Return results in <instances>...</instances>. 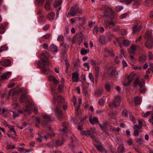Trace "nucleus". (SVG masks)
I'll return each instance as SVG.
<instances>
[{
	"label": "nucleus",
	"mask_w": 153,
	"mask_h": 153,
	"mask_svg": "<svg viewBox=\"0 0 153 153\" xmlns=\"http://www.w3.org/2000/svg\"><path fill=\"white\" fill-rule=\"evenodd\" d=\"M135 74L134 73H131L127 77L128 81H129L131 82L134 79Z\"/></svg>",
	"instance_id": "21"
},
{
	"label": "nucleus",
	"mask_w": 153,
	"mask_h": 153,
	"mask_svg": "<svg viewBox=\"0 0 153 153\" xmlns=\"http://www.w3.org/2000/svg\"><path fill=\"white\" fill-rule=\"evenodd\" d=\"M114 100L109 105L112 108L116 107L119 105L121 101V98L119 96H117L115 97Z\"/></svg>",
	"instance_id": "3"
},
{
	"label": "nucleus",
	"mask_w": 153,
	"mask_h": 153,
	"mask_svg": "<svg viewBox=\"0 0 153 153\" xmlns=\"http://www.w3.org/2000/svg\"><path fill=\"white\" fill-rule=\"evenodd\" d=\"M11 76V73L10 72H7L3 74L0 76L1 79H7Z\"/></svg>",
	"instance_id": "11"
},
{
	"label": "nucleus",
	"mask_w": 153,
	"mask_h": 153,
	"mask_svg": "<svg viewBox=\"0 0 153 153\" xmlns=\"http://www.w3.org/2000/svg\"><path fill=\"white\" fill-rule=\"evenodd\" d=\"M95 78L97 79H98V78L99 76V68L98 67H95Z\"/></svg>",
	"instance_id": "34"
},
{
	"label": "nucleus",
	"mask_w": 153,
	"mask_h": 153,
	"mask_svg": "<svg viewBox=\"0 0 153 153\" xmlns=\"http://www.w3.org/2000/svg\"><path fill=\"white\" fill-rule=\"evenodd\" d=\"M35 120L36 121V127H38L40 123V119L36 117Z\"/></svg>",
	"instance_id": "52"
},
{
	"label": "nucleus",
	"mask_w": 153,
	"mask_h": 153,
	"mask_svg": "<svg viewBox=\"0 0 153 153\" xmlns=\"http://www.w3.org/2000/svg\"><path fill=\"white\" fill-rule=\"evenodd\" d=\"M56 112L58 119L60 120L62 118V112L58 108L56 107Z\"/></svg>",
	"instance_id": "15"
},
{
	"label": "nucleus",
	"mask_w": 153,
	"mask_h": 153,
	"mask_svg": "<svg viewBox=\"0 0 153 153\" xmlns=\"http://www.w3.org/2000/svg\"><path fill=\"white\" fill-rule=\"evenodd\" d=\"M48 17L49 20H53L54 19V18L55 17V14L54 13L51 12L49 13Z\"/></svg>",
	"instance_id": "35"
},
{
	"label": "nucleus",
	"mask_w": 153,
	"mask_h": 153,
	"mask_svg": "<svg viewBox=\"0 0 153 153\" xmlns=\"http://www.w3.org/2000/svg\"><path fill=\"white\" fill-rule=\"evenodd\" d=\"M91 132L89 130L82 131H81V134L83 135H89Z\"/></svg>",
	"instance_id": "27"
},
{
	"label": "nucleus",
	"mask_w": 153,
	"mask_h": 153,
	"mask_svg": "<svg viewBox=\"0 0 153 153\" xmlns=\"http://www.w3.org/2000/svg\"><path fill=\"white\" fill-rule=\"evenodd\" d=\"M104 103V101L102 98L100 99L98 101L99 104L101 106H103Z\"/></svg>",
	"instance_id": "49"
},
{
	"label": "nucleus",
	"mask_w": 153,
	"mask_h": 153,
	"mask_svg": "<svg viewBox=\"0 0 153 153\" xmlns=\"http://www.w3.org/2000/svg\"><path fill=\"white\" fill-rule=\"evenodd\" d=\"M88 77L91 81H92L93 83L94 82V78L93 77L92 74L90 73L89 74Z\"/></svg>",
	"instance_id": "55"
},
{
	"label": "nucleus",
	"mask_w": 153,
	"mask_h": 153,
	"mask_svg": "<svg viewBox=\"0 0 153 153\" xmlns=\"http://www.w3.org/2000/svg\"><path fill=\"white\" fill-rule=\"evenodd\" d=\"M138 124L141 126H145L146 125L145 122L143 120H138Z\"/></svg>",
	"instance_id": "41"
},
{
	"label": "nucleus",
	"mask_w": 153,
	"mask_h": 153,
	"mask_svg": "<svg viewBox=\"0 0 153 153\" xmlns=\"http://www.w3.org/2000/svg\"><path fill=\"white\" fill-rule=\"evenodd\" d=\"M76 10H77V8L76 6L72 7L70 11V13L72 16H74L75 15Z\"/></svg>",
	"instance_id": "18"
},
{
	"label": "nucleus",
	"mask_w": 153,
	"mask_h": 153,
	"mask_svg": "<svg viewBox=\"0 0 153 153\" xmlns=\"http://www.w3.org/2000/svg\"><path fill=\"white\" fill-rule=\"evenodd\" d=\"M49 56L50 55L47 51H44L42 52L40 56L42 61L38 62V65L40 67L44 68L48 65L49 64L48 58Z\"/></svg>",
	"instance_id": "1"
},
{
	"label": "nucleus",
	"mask_w": 153,
	"mask_h": 153,
	"mask_svg": "<svg viewBox=\"0 0 153 153\" xmlns=\"http://www.w3.org/2000/svg\"><path fill=\"white\" fill-rule=\"evenodd\" d=\"M134 86L136 87L137 85H139L140 88L143 87L145 84V82L143 79H142L141 80L140 82L138 78L137 79L134 81Z\"/></svg>",
	"instance_id": "5"
},
{
	"label": "nucleus",
	"mask_w": 153,
	"mask_h": 153,
	"mask_svg": "<svg viewBox=\"0 0 153 153\" xmlns=\"http://www.w3.org/2000/svg\"><path fill=\"white\" fill-rule=\"evenodd\" d=\"M141 28V26H139L138 27L137 26H135L133 29V32L134 33H137L140 31Z\"/></svg>",
	"instance_id": "29"
},
{
	"label": "nucleus",
	"mask_w": 153,
	"mask_h": 153,
	"mask_svg": "<svg viewBox=\"0 0 153 153\" xmlns=\"http://www.w3.org/2000/svg\"><path fill=\"white\" fill-rule=\"evenodd\" d=\"M124 146L122 144L120 145L118 149V152L119 153H123L124 151Z\"/></svg>",
	"instance_id": "22"
},
{
	"label": "nucleus",
	"mask_w": 153,
	"mask_h": 153,
	"mask_svg": "<svg viewBox=\"0 0 153 153\" xmlns=\"http://www.w3.org/2000/svg\"><path fill=\"white\" fill-rule=\"evenodd\" d=\"M125 39L123 37H120L116 39V42L120 46L122 45H123L126 47L129 46L130 42L127 41V43L125 44Z\"/></svg>",
	"instance_id": "4"
},
{
	"label": "nucleus",
	"mask_w": 153,
	"mask_h": 153,
	"mask_svg": "<svg viewBox=\"0 0 153 153\" xmlns=\"http://www.w3.org/2000/svg\"><path fill=\"white\" fill-rule=\"evenodd\" d=\"M72 79L73 81L78 82L79 81L78 73L76 72L73 73L72 74Z\"/></svg>",
	"instance_id": "13"
},
{
	"label": "nucleus",
	"mask_w": 153,
	"mask_h": 153,
	"mask_svg": "<svg viewBox=\"0 0 153 153\" xmlns=\"http://www.w3.org/2000/svg\"><path fill=\"white\" fill-rule=\"evenodd\" d=\"M50 34H47L45 35H44L43 36V38L45 39H47L49 38L50 37Z\"/></svg>",
	"instance_id": "64"
},
{
	"label": "nucleus",
	"mask_w": 153,
	"mask_h": 153,
	"mask_svg": "<svg viewBox=\"0 0 153 153\" xmlns=\"http://www.w3.org/2000/svg\"><path fill=\"white\" fill-rule=\"evenodd\" d=\"M146 59V57L145 56H140V58L139 60L142 62H144Z\"/></svg>",
	"instance_id": "53"
},
{
	"label": "nucleus",
	"mask_w": 153,
	"mask_h": 153,
	"mask_svg": "<svg viewBox=\"0 0 153 153\" xmlns=\"http://www.w3.org/2000/svg\"><path fill=\"white\" fill-rule=\"evenodd\" d=\"M105 90L108 92H109L111 90V87L110 85L108 83L106 84L105 85Z\"/></svg>",
	"instance_id": "38"
},
{
	"label": "nucleus",
	"mask_w": 153,
	"mask_h": 153,
	"mask_svg": "<svg viewBox=\"0 0 153 153\" xmlns=\"http://www.w3.org/2000/svg\"><path fill=\"white\" fill-rule=\"evenodd\" d=\"M105 51L106 53H108L111 56H113L114 55V53L111 50L106 49L105 50Z\"/></svg>",
	"instance_id": "42"
},
{
	"label": "nucleus",
	"mask_w": 153,
	"mask_h": 153,
	"mask_svg": "<svg viewBox=\"0 0 153 153\" xmlns=\"http://www.w3.org/2000/svg\"><path fill=\"white\" fill-rule=\"evenodd\" d=\"M8 24L7 22H4L0 25V33L3 34L4 33L5 31V28L7 27Z\"/></svg>",
	"instance_id": "8"
},
{
	"label": "nucleus",
	"mask_w": 153,
	"mask_h": 153,
	"mask_svg": "<svg viewBox=\"0 0 153 153\" xmlns=\"http://www.w3.org/2000/svg\"><path fill=\"white\" fill-rule=\"evenodd\" d=\"M20 101L21 102H25V104L28 103L29 104L30 102L29 99H28L26 94H22L20 97Z\"/></svg>",
	"instance_id": "7"
},
{
	"label": "nucleus",
	"mask_w": 153,
	"mask_h": 153,
	"mask_svg": "<svg viewBox=\"0 0 153 153\" xmlns=\"http://www.w3.org/2000/svg\"><path fill=\"white\" fill-rule=\"evenodd\" d=\"M127 16V14L126 13H125L122 14L120 16V18L121 19H123L126 18Z\"/></svg>",
	"instance_id": "62"
},
{
	"label": "nucleus",
	"mask_w": 153,
	"mask_h": 153,
	"mask_svg": "<svg viewBox=\"0 0 153 153\" xmlns=\"http://www.w3.org/2000/svg\"><path fill=\"white\" fill-rule=\"evenodd\" d=\"M103 91L102 90H98L95 92V95L96 97H98L102 95Z\"/></svg>",
	"instance_id": "20"
},
{
	"label": "nucleus",
	"mask_w": 153,
	"mask_h": 153,
	"mask_svg": "<svg viewBox=\"0 0 153 153\" xmlns=\"http://www.w3.org/2000/svg\"><path fill=\"white\" fill-rule=\"evenodd\" d=\"M98 125L101 129L103 131H105L106 128L108 126V122H105L102 125L100 123H98Z\"/></svg>",
	"instance_id": "16"
},
{
	"label": "nucleus",
	"mask_w": 153,
	"mask_h": 153,
	"mask_svg": "<svg viewBox=\"0 0 153 153\" xmlns=\"http://www.w3.org/2000/svg\"><path fill=\"white\" fill-rule=\"evenodd\" d=\"M122 63L123 67H125L127 66V64L125 60H123Z\"/></svg>",
	"instance_id": "63"
},
{
	"label": "nucleus",
	"mask_w": 153,
	"mask_h": 153,
	"mask_svg": "<svg viewBox=\"0 0 153 153\" xmlns=\"http://www.w3.org/2000/svg\"><path fill=\"white\" fill-rule=\"evenodd\" d=\"M131 82H130L129 81H125L123 82L122 83V84L124 85L125 86H128Z\"/></svg>",
	"instance_id": "51"
},
{
	"label": "nucleus",
	"mask_w": 153,
	"mask_h": 153,
	"mask_svg": "<svg viewBox=\"0 0 153 153\" xmlns=\"http://www.w3.org/2000/svg\"><path fill=\"white\" fill-rule=\"evenodd\" d=\"M82 85L84 88H86L88 87L89 83L86 82H83L82 83Z\"/></svg>",
	"instance_id": "48"
},
{
	"label": "nucleus",
	"mask_w": 153,
	"mask_h": 153,
	"mask_svg": "<svg viewBox=\"0 0 153 153\" xmlns=\"http://www.w3.org/2000/svg\"><path fill=\"white\" fill-rule=\"evenodd\" d=\"M62 3V0H56L53 4V6L54 7H56L59 5H60Z\"/></svg>",
	"instance_id": "19"
},
{
	"label": "nucleus",
	"mask_w": 153,
	"mask_h": 153,
	"mask_svg": "<svg viewBox=\"0 0 153 153\" xmlns=\"http://www.w3.org/2000/svg\"><path fill=\"white\" fill-rule=\"evenodd\" d=\"M0 63L6 67H8L10 66L11 62L9 59H6L4 60L1 61Z\"/></svg>",
	"instance_id": "12"
},
{
	"label": "nucleus",
	"mask_w": 153,
	"mask_h": 153,
	"mask_svg": "<svg viewBox=\"0 0 153 153\" xmlns=\"http://www.w3.org/2000/svg\"><path fill=\"white\" fill-rule=\"evenodd\" d=\"M135 141L140 145H142L144 143L143 139L141 138H136L135 140Z\"/></svg>",
	"instance_id": "24"
},
{
	"label": "nucleus",
	"mask_w": 153,
	"mask_h": 153,
	"mask_svg": "<svg viewBox=\"0 0 153 153\" xmlns=\"http://www.w3.org/2000/svg\"><path fill=\"white\" fill-rule=\"evenodd\" d=\"M131 50V53H134L136 50V47L135 45H133L131 46L130 47Z\"/></svg>",
	"instance_id": "45"
},
{
	"label": "nucleus",
	"mask_w": 153,
	"mask_h": 153,
	"mask_svg": "<svg viewBox=\"0 0 153 153\" xmlns=\"http://www.w3.org/2000/svg\"><path fill=\"white\" fill-rule=\"evenodd\" d=\"M139 132L138 130L137 129H135L134 130V136L135 137H137L139 134Z\"/></svg>",
	"instance_id": "56"
},
{
	"label": "nucleus",
	"mask_w": 153,
	"mask_h": 153,
	"mask_svg": "<svg viewBox=\"0 0 153 153\" xmlns=\"http://www.w3.org/2000/svg\"><path fill=\"white\" fill-rule=\"evenodd\" d=\"M122 116L123 117L126 118L128 116V112L127 111V110H125L123 111L122 113Z\"/></svg>",
	"instance_id": "44"
},
{
	"label": "nucleus",
	"mask_w": 153,
	"mask_h": 153,
	"mask_svg": "<svg viewBox=\"0 0 153 153\" xmlns=\"http://www.w3.org/2000/svg\"><path fill=\"white\" fill-rule=\"evenodd\" d=\"M50 51L53 52H58V48L54 45H52L50 47Z\"/></svg>",
	"instance_id": "17"
},
{
	"label": "nucleus",
	"mask_w": 153,
	"mask_h": 153,
	"mask_svg": "<svg viewBox=\"0 0 153 153\" xmlns=\"http://www.w3.org/2000/svg\"><path fill=\"white\" fill-rule=\"evenodd\" d=\"M13 117L14 118L18 117L19 116V114L16 112L13 111Z\"/></svg>",
	"instance_id": "57"
},
{
	"label": "nucleus",
	"mask_w": 153,
	"mask_h": 153,
	"mask_svg": "<svg viewBox=\"0 0 153 153\" xmlns=\"http://www.w3.org/2000/svg\"><path fill=\"white\" fill-rule=\"evenodd\" d=\"M116 73V71L115 70H112L111 73L110 74L111 76H114L116 77H117L118 76V73H117V75H115V74Z\"/></svg>",
	"instance_id": "54"
},
{
	"label": "nucleus",
	"mask_w": 153,
	"mask_h": 153,
	"mask_svg": "<svg viewBox=\"0 0 153 153\" xmlns=\"http://www.w3.org/2000/svg\"><path fill=\"white\" fill-rule=\"evenodd\" d=\"M58 41L61 42L64 40V37L62 35H59L57 39Z\"/></svg>",
	"instance_id": "50"
},
{
	"label": "nucleus",
	"mask_w": 153,
	"mask_h": 153,
	"mask_svg": "<svg viewBox=\"0 0 153 153\" xmlns=\"http://www.w3.org/2000/svg\"><path fill=\"white\" fill-rule=\"evenodd\" d=\"M151 113H152V111H147L146 113H142V116L143 117H146L149 116Z\"/></svg>",
	"instance_id": "40"
},
{
	"label": "nucleus",
	"mask_w": 153,
	"mask_h": 153,
	"mask_svg": "<svg viewBox=\"0 0 153 153\" xmlns=\"http://www.w3.org/2000/svg\"><path fill=\"white\" fill-rule=\"evenodd\" d=\"M153 55L151 52H149L148 59L149 60H152L153 58Z\"/></svg>",
	"instance_id": "59"
},
{
	"label": "nucleus",
	"mask_w": 153,
	"mask_h": 153,
	"mask_svg": "<svg viewBox=\"0 0 153 153\" xmlns=\"http://www.w3.org/2000/svg\"><path fill=\"white\" fill-rule=\"evenodd\" d=\"M45 8L46 10H49L51 8L50 3L49 1H46L45 5Z\"/></svg>",
	"instance_id": "28"
},
{
	"label": "nucleus",
	"mask_w": 153,
	"mask_h": 153,
	"mask_svg": "<svg viewBox=\"0 0 153 153\" xmlns=\"http://www.w3.org/2000/svg\"><path fill=\"white\" fill-rule=\"evenodd\" d=\"M7 125L8 126V127L10 129V130L13 131L15 135L16 136L17 135L16 134V131H15L13 127L11 125Z\"/></svg>",
	"instance_id": "39"
},
{
	"label": "nucleus",
	"mask_w": 153,
	"mask_h": 153,
	"mask_svg": "<svg viewBox=\"0 0 153 153\" xmlns=\"http://www.w3.org/2000/svg\"><path fill=\"white\" fill-rule=\"evenodd\" d=\"M89 52V49H85L83 48H82L80 51L82 55L88 53Z\"/></svg>",
	"instance_id": "26"
},
{
	"label": "nucleus",
	"mask_w": 153,
	"mask_h": 153,
	"mask_svg": "<svg viewBox=\"0 0 153 153\" xmlns=\"http://www.w3.org/2000/svg\"><path fill=\"white\" fill-rule=\"evenodd\" d=\"M7 148L8 149H14L15 148V146L14 145L11 144L8 145Z\"/></svg>",
	"instance_id": "60"
},
{
	"label": "nucleus",
	"mask_w": 153,
	"mask_h": 153,
	"mask_svg": "<svg viewBox=\"0 0 153 153\" xmlns=\"http://www.w3.org/2000/svg\"><path fill=\"white\" fill-rule=\"evenodd\" d=\"M57 100L58 102L63 103L64 102V98L60 96H58L57 97Z\"/></svg>",
	"instance_id": "30"
},
{
	"label": "nucleus",
	"mask_w": 153,
	"mask_h": 153,
	"mask_svg": "<svg viewBox=\"0 0 153 153\" xmlns=\"http://www.w3.org/2000/svg\"><path fill=\"white\" fill-rule=\"evenodd\" d=\"M65 62L66 65V71H67L68 70V69L69 68V63H68V60L67 59H65Z\"/></svg>",
	"instance_id": "58"
},
{
	"label": "nucleus",
	"mask_w": 153,
	"mask_h": 153,
	"mask_svg": "<svg viewBox=\"0 0 153 153\" xmlns=\"http://www.w3.org/2000/svg\"><path fill=\"white\" fill-rule=\"evenodd\" d=\"M134 101L136 104H138L141 102V99L139 97L137 96L135 98Z\"/></svg>",
	"instance_id": "33"
},
{
	"label": "nucleus",
	"mask_w": 153,
	"mask_h": 153,
	"mask_svg": "<svg viewBox=\"0 0 153 153\" xmlns=\"http://www.w3.org/2000/svg\"><path fill=\"white\" fill-rule=\"evenodd\" d=\"M43 118L47 121H53V119L50 116H48L47 114H45L43 116Z\"/></svg>",
	"instance_id": "25"
},
{
	"label": "nucleus",
	"mask_w": 153,
	"mask_h": 153,
	"mask_svg": "<svg viewBox=\"0 0 153 153\" xmlns=\"http://www.w3.org/2000/svg\"><path fill=\"white\" fill-rule=\"evenodd\" d=\"M55 142L56 146H59L63 144V141L62 140H56Z\"/></svg>",
	"instance_id": "36"
},
{
	"label": "nucleus",
	"mask_w": 153,
	"mask_h": 153,
	"mask_svg": "<svg viewBox=\"0 0 153 153\" xmlns=\"http://www.w3.org/2000/svg\"><path fill=\"white\" fill-rule=\"evenodd\" d=\"M8 47L6 45H4L1 46L0 48V52H1L7 50Z\"/></svg>",
	"instance_id": "37"
},
{
	"label": "nucleus",
	"mask_w": 153,
	"mask_h": 153,
	"mask_svg": "<svg viewBox=\"0 0 153 153\" xmlns=\"http://www.w3.org/2000/svg\"><path fill=\"white\" fill-rule=\"evenodd\" d=\"M145 39L147 40L145 43L146 47L149 48H152L153 46V41L151 38V33L148 31L146 33Z\"/></svg>",
	"instance_id": "2"
},
{
	"label": "nucleus",
	"mask_w": 153,
	"mask_h": 153,
	"mask_svg": "<svg viewBox=\"0 0 153 153\" xmlns=\"http://www.w3.org/2000/svg\"><path fill=\"white\" fill-rule=\"evenodd\" d=\"M116 24V23L114 22L112 20L109 21L105 22V24L106 27H108L109 28H112L114 27Z\"/></svg>",
	"instance_id": "14"
},
{
	"label": "nucleus",
	"mask_w": 153,
	"mask_h": 153,
	"mask_svg": "<svg viewBox=\"0 0 153 153\" xmlns=\"http://www.w3.org/2000/svg\"><path fill=\"white\" fill-rule=\"evenodd\" d=\"M134 0H125L124 2L126 4H128L131 3Z\"/></svg>",
	"instance_id": "61"
},
{
	"label": "nucleus",
	"mask_w": 153,
	"mask_h": 153,
	"mask_svg": "<svg viewBox=\"0 0 153 153\" xmlns=\"http://www.w3.org/2000/svg\"><path fill=\"white\" fill-rule=\"evenodd\" d=\"M63 85L61 84L59 85L58 88V91L59 93H62L63 92Z\"/></svg>",
	"instance_id": "46"
},
{
	"label": "nucleus",
	"mask_w": 153,
	"mask_h": 153,
	"mask_svg": "<svg viewBox=\"0 0 153 153\" xmlns=\"http://www.w3.org/2000/svg\"><path fill=\"white\" fill-rule=\"evenodd\" d=\"M95 147L97 150L99 151L103 152L105 151L104 149L101 145H95Z\"/></svg>",
	"instance_id": "32"
},
{
	"label": "nucleus",
	"mask_w": 153,
	"mask_h": 153,
	"mask_svg": "<svg viewBox=\"0 0 153 153\" xmlns=\"http://www.w3.org/2000/svg\"><path fill=\"white\" fill-rule=\"evenodd\" d=\"M123 7L120 6H118L115 7V10L116 11L119 12L123 9Z\"/></svg>",
	"instance_id": "43"
},
{
	"label": "nucleus",
	"mask_w": 153,
	"mask_h": 153,
	"mask_svg": "<svg viewBox=\"0 0 153 153\" xmlns=\"http://www.w3.org/2000/svg\"><path fill=\"white\" fill-rule=\"evenodd\" d=\"M26 104L27 105L26 106L25 108L24 109V111L27 114H30L32 112V109L30 107L29 105H31L32 103L30 102L29 104L28 103Z\"/></svg>",
	"instance_id": "9"
},
{
	"label": "nucleus",
	"mask_w": 153,
	"mask_h": 153,
	"mask_svg": "<svg viewBox=\"0 0 153 153\" xmlns=\"http://www.w3.org/2000/svg\"><path fill=\"white\" fill-rule=\"evenodd\" d=\"M99 31V28L97 26H95L93 29V33L94 34H97Z\"/></svg>",
	"instance_id": "47"
},
{
	"label": "nucleus",
	"mask_w": 153,
	"mask_h": 153,
	"mask_svg": "<svg viewBox=\"0 0 153 153\" xmlns=\"http://www.w3.org/2000/svg\"><path fill=\"white\" fill-rule=\"evenodd\" d=\"M62 126L64 128L62 129H60L59 130L60 131H62L64 133H65L66 132V129L67 128V124L65 123H64L62 124Z\"/></svg>",
	"instance_id": "31"
},
{
	"label": "nucleus",
	"mask_w": 153,
	"mask_h": 153,
	"mask_svg": "<svg viewBox=\"0 0 153 153\" xmlns=\"http://www.w3.org/2000/svg\"><path fill=\"white\" fill-rule=\"evenodd\" d=\"M62 48L60 52V55L61 56H62L63 58L64 59L67 57V52L68 49L65 44H62Z\"/></svg>",
	"instance_id": "6"
},
{
	"label": "nucleus",
	"mask_w": 153,
	"mask_h": 153,
	"mask_svg": "<svg viewBox=\"0 0 153 153\" xmlns=\"http://www.w3.org/2000/svg\"><path fill=\"white\" fill-rule=\"evenodd\" d=\"M99 42L101 44H105L106 43V41L105 40V37L104 36H101L100 37Z\"/></svg>",
	"instance_id": "23"
},
{
	"label": "nucleus",
	"mask_w": 153,
	"mask_h": 153,
	"mask_svg": "<svg viewBox=\"0 0 153 153\" xmlns=\"http://www.w3.org/2000/svg\"><path fill=\"white\" fill-rule=\"evenodd\" d=\"M89 121L90 123L92 124H94L96 123H98V120L96 117H92V115L89 116Z\"/></svg>",
	"instance_id": "10"
}]
</instances>
